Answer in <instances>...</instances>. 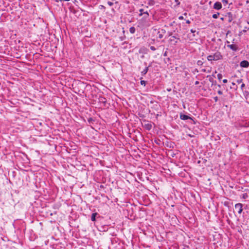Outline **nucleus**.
Listing matches in <instances>:
<instances>
[{
  "label": "nucleus",
  "instance_id": "obj_20",
  "mask_svg": "<svg viewBox=\"0 0 249 249\" xmlns=\"http://www.w3.org/2000/svg\"><path fill=\"white\" fill-rule=\"evenodd\" d=\"M222 2L223 3L224 6H226L228 3V0H222Z\"/></svg>",
  "mask_w": 249,
  "mask_h": 249
},
{
  "label": "nucleus",
  "instance_id": "obj_21",
  "mask_svg": "<svg viewBox=\"0 0 249 249\" xmlns=\"http://www.w3.org/2000/svg\"><path fill=\"white\" fill-rule=\"evenodd\" d=\"M217 78L218 80H221V79L222 78V75L221 73H218L217 74Z\"/></svg>",
  "mask_w": 249,
  "mask_h": 249
},
{
  "label": "nucleus",
  "instance_id": "obj_28",
  "mask_svg": "<svg viewBox=\"0 0 249 249\" xmlns=\"http://www.w3.org/2000/svg\"><path fill=\"white\" fill-rule=\"evenodd\" d=\"M245 84L242 83V85H241V89H243V88H244V87H245Z\"/></svg>",
  "mask_w": 249,
  "mask_h": 249
},
{
  "label": "nucleus",
  "instance_id": "obj_18",
  "mask_svg": "<svg viewBox=\"0 0 249 249\" xmlns=\"http://www.w3.org/2000/svg\"><path fill=\"white\" fill-rule=\"evenodd\" d=\"M219 13L217 12V13L216 14H214L212 16V17L213 18H217L218 17V16L219 15Z\"/></svg>",
  "mask_w": 249,
  "mask_h": 249
},
{
  "label": "nucleus",
  "instance_id": "obj_47",
  "mask_svg": "<svg viewBox=\"0 0 249 249\" xmlns=\"http://www.w3.org/2000/svg\"><path fill=\"white\" fill-rule=\"evenodd\" d=\"M166 55V53H164V55L165 56Z\"/></svg>",
  "mask_w": 249,
  "mask_h": 249
},
{
  "label": "nucleus",
  "instance_id": "obj_43",
  "mask_svg": "<svg viewBox=\"0 0 249 249\" xmlns=\"http://www.w3.org/2000/svg\"><path fill=\"white\" fill-rule=\"evenodd\" d=\"M247 23L249 24V20L247 21Z\"/></svg>",
  "mask_w": 249,
  "mask_h": 249
},
{
  "label": "nucleus",
  "instance_id": "obj_13",
  "mask_svg": "<svg viewBox=\"0 0 249 249\" xmlns=\"http://www.w3.org/2000/svg\"><path fill=\"white\" fill-rule=\"evenodd\" d=\"M175 39H177L178 40L179 38H177L175 36H172L171 37V38L170 39V42L174 41L175 42L174 44H176L177 43L178 41H175Z\"/></svg>",
  "mask_w": 249,
  "mask_h": 249
},
{
  "label": "nucleus",
  "instance_id": "obj_42",
  "mask_svg": "<svg viewBox=\"0 0 249 249\" xmlns=\"http://www.w3.org/2000/svg\"><path fill=\"white\" fill-rule=\"evenodd\" d=\"M200 62H201V61H198V62H197L198 64H200Z\"/></svg>",
  "mask_w": 249,
  "mask_h": 249
},
{
  "label": "nucleus",
  "instance_id": "obj_35",
  "mask_svg": "<svg viewBox=\"0 0 249 249\" xmlns=\"http://www.w3.org/2000/svg\"><path fill=\"white\" fill-rule=\"evenodd\" d=\"M186 22L187 24H190V21L189 20H187Z\"/></svg>",
  "mask_w": 249,
  "mask_h": 249
},
{
  "label": "nucleus",
  "instance_id": "obj_46",
  "mask_svg": "<svg viewBox=\"0 0 249 249\" xmlns=\"http://www.w3.org/2000/svg\"><path fill=\"white\" fill-rule=\"evenodd\" d=\"M118 3V1H116V2H115V3Z\"/></svg>",
  "mask_w": 249,
  "mask_h": 249
},
{
  "label": "nucleus",
  "instance_id": "obj_40",
  "mask_svg": "<svg viewBox=\"0 0 249 249\" xmlns=\"http://www.w3.org/2000/svg\"><path fill=\"white\" fill-rule=\"evenodd\" d=\"M232 85L233 86H236L235 84L234 83H233V82L232 83Z\"/></svg>",
  "mask_w": 249,
  "mask_h": 249
},
{
  "label": "nucleus",
  "instance_id": "obj_45",
  "mask_svg": "<svg viewBox=\"0 0 249 249\" xmlns=\"http://www.w3.org/2000/svg\"><path fill=\"white\" fill-rule=\"evenodd\" d=\"M184 15H187L186 13H185L184 14Z\"/></svg>",
  "mask_w": 249,
  "mask_h": 249
},
{
  "label": "nucleus",
  "instance_id": "obj_23",
  "mask_svg": "<svg viewBox=\"0 0 249 249\" xmlns=\"http://www.w3.org/2000/svg\"><path fill=\"white\" fill-rule=\"evenodd\" d=\"M242 81H243V80H242V79H237V80H236V82H237L238 84H240V83H242Z\"/></svg>",
  "mask_w": 249,
  "mask_h": 249
},
{
  "label": "nucleus",
  "instance_id": "obj_41",
  "mask_svg": "<svg viewBox=\"0 0 249 249\" xmlns=\"http://www.w3.org/2000/svg\"><path fill=\"white\" fill-rule=\"evenodd\" d=\"M200 62H201V61H198V62H197L198 64H200Z\"/></svg>",
  "mask_w": 249,
  "mask_h": 249
},
{
  "label": "nucleus",
  "instance_id": "obj_1",
  "mask_svg": "<svg viewBox=\"0 0 249 249\" xmlns=\"http://www.w3.org/2000/svg\"><path fill=\"white\" fill-rule=\"evenodd\" d=\"M213 57L214 59V61H217L218 60L222 59L223 56L219 52H216L213 54Z\"/></svg>",
  "mask_w": 249,
  "mask_h": 249
},
{
  "label": "nucleus",
  "instance_id": "obj_32",
  "mask_svg": "<svg viewBox=\"0 0 249 249\" xmlns=\"http://www.w3.org/2000/svg\"><path fill=\"white\" fill-rule=\"evenodd\" d=\"M214 100L215 102H217L218 101V97L217 96L214 97Z\"/></svg>",
  "mask_w": 249,
  "mask_h": 249
},
{
  "label": "nucleus",
  "instance_id": "obj_6",
  "mask_svg": "<svg viewBox=\"0 0 249 249\" xmlns=\"http://www.w3.org/2000/svg\"><path fill=\"white\" fill-rule=\"evenodd\" d=\"M165 30L164 29H161L160 31L158 32V38L161 39L163 37V35L165 33Z\"/></svg>",
  "mask_w": 249,
  "mask_h": 249
},
{
  "label": "nucleus",
  "instance_id": "obj_4",
  "mask_svg": "<svg viewBox=\"0 0 249 249\" xmlns=\"http://www.w3.org/2000/svg\"><path fill=\"white\" fill-rule=\"evenodd\" d=\"M180 118L182 120H187L188 119H191L192 120H193V118H191V117L182 113L180 114Z\"/></svg>",
  "mask_w": 249,
  "mask_h": 249
},
{
  "label": "nucleus",
  "instance_id": "obj_25",
  "mask_svg": "<svg viewBox=\"0 0 249 249\" xmlns=\"http://www.w3.org/2000/svg\"><path fill=\"white\" fill-rule=\"evenodd\" d=\"M107 4H108L110 6H112V5H113V3L112 2H111V1H108L107 2Z\"/></svg>",
  "mask_w": 249,
  "mask_h": 249
},
{
  "label": "nucleus",
  "instance_id": "obj_36",
  "mask_svg": "<svg viewBox=\"0 0 249 249\" xmlns=\"http://www.w3.org/2000/svg\"><path fill=\"white\" fill-rule=\"evenodd\" d=\"M199 83V81H196V82H195V85H198Z\"/></svg>",
  "mask_w": 249,
  "mask_h": 249
},
{
  "label": "nucleus",
  "instance_id": "obj_9",
  "mask_svg": "<svg viewBox=\"0 0 249 249\" xmlns=\"http://www.w3.org/2000/svg\"><path fill=\"white\" fill-rule=\"evenodd\" d=\"M226 17H228V21L229 22H231L233 20L232 14L231 12H228Z\"/></svg>",
  "mask_w": 249,
  "mask_h": 249
},
{
  "label": "nucleus",
  "instance_id": "obj_39",
  "mask_svg": "<svg viewBox=\"0 0 249 249\" xmlns=\"http://www.w3.org/2000/svg\"><path fill=\"white\" fill-rule=\"evenodd\" d=\"M175 1H176V2H178V4H179V2H178V0H175Z\"/></svg>",
  "mask_w": 249,
  "mask_h": 249
},
{
  "label": "nucleus",
  "instance_id": "obj_38",
  "mask_svg": "<svg viewBox=\"0 0 249 249\" xmlns=\"http://www.w3.org/2000/svg\"><path fill=\"white\" fill-rule=\"evenodd\" d=\"M220 19H221V20H224V18H223V17H222V18H220Z\"/></svg>",
  "mask_w": 249,
  "mask_h": 249
},
{
  "label": "nucleus",
  "instance_id": "obj_24",
  "mask_svg": "<svg viewBox=\"0 0 249 249\" xmlns=\"http://www.w3.org/2000/svg\"><path fill=\"white\" fill-rule=\"evenodd\" d=\"M247 30H249V27H245L244 28V29L243 30V32H246V31H247Z\"/></svg>",
  "mask_w": 249,
  "mask_h": 249
},
{
  "label": "nucleus",
  "instance_id": "obj_15",
  "mask_svg": "<svg viewBox=\"0 0 249 249\" xmlns=\"http://www.w3.org/2000/svg\"><path fill=\"white\" fill-rule=\"evenodd\" d=\"M136 29L134 27H131L129 28V32L131 34H134L135 33Z\"/></svg>",
  "mask_w": 249,
  "mask_h": 249
},
{
  "label": "nucleus",
  "instance_id": "obj_37",
  "mask_svg": "<svg viewBox=\"0 0 249 249\" xmlns=\"http://www.w3.org/2000/svg\"><path fill=\"white\" fill-rule=\"evenodd\" d=\"M168 34H169V36H172V32H169V33H168Z\"/></svg>",
  "mask_w": 249,
  "mask_h": 249
},
{
  "label": "nucleus",
  "instance_id": "obj_27",
  "mask_svg": "<svg viewBox=\"0 0 249 249\" xmlns=\"http://www.w3.org/2000/svg\"><path fill=\"white\" fill-rule=\"evenodd\" d=\"M92 121H93V119L92 118H89L88 119V122H89V123H90V122H92Z\"/></svg>",
  "mask_w": 249,
  "mask_h": 249
},
{
  "label": "nucleus",
  "instance_id": "obj_7",
  "mask_svg": "<svg viewBox=\"0 0 249 249\" xmlns=\"http://www.w3.org/2000/svg\"><path fill=\"white\" fill-rule=\"evenodd\" d=\"M152 66L151 63H150L148 67H146L145 69L141 72V75L142 76L145 75L148 72L149 68Z\"/></svg>",
  "mask_w": 249,
  "mask_h": 249
},
{
  "label": "nucleus",
  "instance_id": "obj_5",
  "mask_svg": "<svg viewBox=\"0 0 249 249\" xmlns=\"http://www.w3.org/2000/svg\"><path fill=\"white\" fill-rule=\"evenodd\" d=\"M240 66L243 68H248L249 67V62L247 60H243L240 62Z\"/></svg>",
  "mask_w": 249,
  "mask_h": 249
},
{
  "label": "nucleus",
  "instance_id": "obj_2",
  "mask_svg": "<svg viewBox=\"0 0 249 249\" xmlns=\"http://www.w3.org/2000/svg\"><path fill=\"white\" fill-rule=\"evenodd\" d=\"M243 204L241 203H237L235 205V209L237 211L238 213L241 214L243 211Z\"/></svg>",
  "mask_w": 249,
  "mask_h": 249
},
{
  "label": "nucleus",
  "instance_id": "obj_33",
  "mask_svg": "<svg viewBox=\"0 0 249 249\" xmlns=\"http://www.w3.org/2000/svg\"><path fill=\"white\" fill-rule=\"evenodd\" d=\"M247 196V194H244V195H243V197L244 198H246Z\"/></svg>",
  "mask_w": 249,
  "mask_h": 249
},
{
  "label": "nucleus",
  "instance_id": "obj_8",
  "mask_svg": "<svg viewBox=\"0 0 249 249\" xmlns=\"http://www.w3.org/2000/svg\"><path fill=\"white\" fill-rule=\"evenodd\" d=\"M227 47L228 48H230L231 50L235 51V52H236L238 50V47L235 45H233V44L228 45Z\"/></svg>",
  "mask_w": 249,
  "mask_h": 249
},
{
  "label": "nucleus",
  "instance_id": "obj_31",
  "mask_svg": "<svg viewBox=\"0 0 249 249\" xmlns=\"http://www.w3.org/2000/svg\"><path fill=\"white\" fill-rule=\"evenodd\" d=\"M190 31H191V32L192 33H195V32H196V31L195 30H194V29H191V30H190Z\"/></svg>",
  "mask_w": 249,
  "mask_h": 249
},
{
  "label": "nucleus",
  "instance_id": "obj_44",
  "mask_svg": "<svg viewBox=\"0 0 249 249\" xmlns=\"http://www.w3.org/2000/svg\"><path fill=\"white\" fill-rule=\"evenodd\" d=\"M144 64L145 65H146V62H144Z\"/></svg>",
  "mask_w": 249,
  "mask_h": 249
},
{
  "label": "nucleus",
  "instance_id": "obj_19",
  "mask_svg": "<svg viewBox=\"0 0 249 249\" xmlns=\"http://www.w3.org/2000/svg\"><path fill=\"white\" fill-rule=\"evenodd\" d=\"M140 13L139 14V17H141L143 15V12H145L143 9H141L139 10Z\"/></svg>",
  "mask_w": 249,
  "mask_h": 249
},
{
  "label": "nucleus",
  "instance_id": "obj_12",
  "mask_svg": "<svg viewBox=\"0 0 249 249\" xmlns=\"http://www.w3.org/2000/svg\"><path fill=\"white\" fill-rule=\"evenodd\" d=\"M152 124L150 123H147V124H144V128L147 130H150L152 128Z\"/></svg>",
  "mask_w": 249,
  "mask_h": 249
},
{
  "label": "nucleus",
  "instance_id": "obj_26",
  "mask_svg": "<svg viewBox=\"0 0 249 249\" xmlns=\"http://www.w3.org/2000/svg\"><path fill=\"white\" fill-rule=\"evenodd\" d=\"M150 49L152 51H155L156 50V48L153 46L150 47Z\"/></svg>",
  "mask_w": 249,
  "mask_h": 249
},
{
  "label": "nucleus",
  "instance_id": "obj_3",
  "mask_svg": "<svg viewBox=\"0 0 249 249\" xmlns=\"http://www.w3.org/2000/svg\"><path fill=\"white\" fill-rule=\"evenodd\" d=\"M213 8L219 10L222 8V4L220 2L216 1L214 3Z\"/></svg>",
  "mask_w": 249,
  "mask_h": 249
},
{
  "label": "nucleus",
  "instance_id": "obj_34",
  "mask_svg": "<svg viewBox=\"0 0 249 249\" xmlns=\"http://www.w3.org/2000/svg\"><path fill=\"white\" fill-rule=\"evenodd\" d=\"M227 82H228V80H227V79H224V80H223V82L224 83H227Z\"/></svg>",
  "mask_w": 249,
  "mask_h": 249
},
{
  "label": "nucleus",
  "instance_id": "obj_48",
  "mask_svg": "<svg viewBox=\"0 0 249 249\" xmlns=\"http://www.w3.org/2000/svg\"><path fill=\"white\" fill-rule=\"evenodd\" d=\"M202 71H205V70H203Z\"/></svg>",
  "mask_w": 249,
  "mask_h": 249
},
{
  "label": "nucleus",
  "instance_id": "obj_17",
  "mask_svg": "<svg viewBox=\"0 0 249 249\" xmlns=\"http://www.w3.org/2000/svg\"><path fill=\"white\" fill-rule=\"evenodd\" d=\"M209 80L210 82L212 83V84H215L216 83V81H214L213 78L212 77H210Z\"/></svg>",
  "mask_w": 249,
  "mask_h": 249
},
{
  "label": "nucleus",
  "instance_id": "obj_22",
  "mask_svg": "<svg viewBox=\"0 0 249 249\" xmlns=\"http://www.w3.org/2000/svg\"><path fill=\"white\" fill-rule=\"evenodd\" d=\"M146 82L144 80H141V84L142 85H143L144 86H145Z\"/></svg>",
  "mask_w": 249,
  "mask_h": 249
},
{
  "label": "nucleus",
  "instance_id": "obj_16",
  "mask_svg": "<svg viewBox=\"0 0 249 249\" xmlns=\"http://www.w3.org/2000/svg\"><path fill=\"white\" fill-rule=\"evenodd\" d=\"M207 59L209 61H213V60L214 61V59H213V55H209L207 56Z\"/></svg>",
  "mask_w": 249,
  "mask_h": 249
},
{
  "label": "nucleus",
  "instance_id": "obj_10",
  "mask_svg": "<svg viewBox=\"0 0 249 249\" xmlns=\"http://www.w3.org/2000/svg\"><path fill=\"white\" fill-rule=\"evenodd\" d=\"M99 101L100 103L104 104V106H105L107 102V100L104 97H100L99 98Z\"/></svg>",
  "mask_w": 249,
  "mask_h": 249
},
{
  "label": "nucleus",
  "instance_id": "obj_11",
  "mask_svg": "<svg viewBox=\"0 0 249 249\" xmlns=\"http://www.w3.org/2000/svg\"><path fill=\"white\" fill-rule=\"evenodd\" d=\"M99 215V214L97 213H92L91 216V220L92 221H96V217Z\"/></svg>",
  "mask_w": 249,
  "mask_h": 249
},
{
  "label": "nucleus",
  "instance_id": "obj_30",
  "mask_svg": "<svg viewBox=\"0 0 249 249\" xmlns=\"http://www.w3.org/2000/svg\"><path fill=\"white\" fill-rule=\"evenodd\" d=\"M178 19H180V20H183V19H184V18H183V16H179V17H178Z\"/></svg>",
  "mask_w": 249,
  "mask_h": 249
},
{
  "label": "nucleus",
  "instance_id": "obj_14",
  "mask_svg": "<svg viewBox=\"0 0 249 249\" xmlns=\"http://www.w3.org/2000/svg\"><path fill=\"white\" fill-rule=\"evenodd\" d=\"M143 15H144V16L142 18L143 19H147L149 16V13H148L147 11H145V12H143Z\"/></svg>",
  "mask_w": 249,
  "mask_h": 249
},
{
  "label": "nucleus",
  "instance_id": "obj_29",
  "mask_svg": "<svg viewBox=\"0 0 249 249\" xmlns=\"http://www.w3.org/2000/svg\"><path fill=\"white\" fill-rule=\"evenodd\" d=\"M217 93L219 95H222L223 94V92H222V91L221 90H218L217 91Z\"/></svg>",
  "mask_w": 249,
  "mask_h": 249
}]
</instances>
